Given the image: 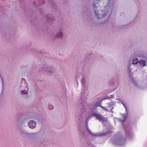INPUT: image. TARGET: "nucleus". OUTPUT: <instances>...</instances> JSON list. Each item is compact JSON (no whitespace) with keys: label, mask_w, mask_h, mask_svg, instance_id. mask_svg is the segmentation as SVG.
Masks as SVG:
<instances>
[{"label":"nucleus","mask_w":147,"mask_h":147,"mask_svg":"<svg viewBox=\"0 0 147 147\" xmlns=\"http://www.w3.org/2000/svg\"><path fill=\"white\" fill-rule=\"evenodd\" d=\"M92 115L96 117V119L99 121H102L103 123L104 122L106 121H107V119L106 118L103 117L101 114L97 113L95 112L93 113L91 115H90V116L88 117L86 121L87 123H88V121Z\"/></svg>","instance_id":"nucleus-1"},{"label":"nucleus","mask_w":147,"mask_h":147,"mask_svg":"<svg viewBox=\"0 0 147 147\" xmlns=\"http://www.w3.org/2000/svg\"><path fill=\"white\" fill-rule=\"evenodd\" d=\"M36 123L34 121H30L28 123V125L30 128L33 129L36 126Z\"/></svg>","instance_id":"nucleus-2"},{"label":"nucleus","mask_w":147,"mask_h":147,"mask_svg":"<svg viewBox=\"0 0 147 147\" xmlns=\"http://www.w3.org/2000/svg\"><path fill=\"white\" fill-rule=\"evenodd\" d=\"M139 62L141 66L143 67H144L146 65V62L145 60H142L140 61Z\"/></svg>","instance_id":"nucleus-3"},{"label":"nucleus","mask_w":147,"mask_h":147,"mask_svg":"<svg viewBox=\"0 0 147 147\" xmlns=\"http://www.w3.org/2000/svg\"><path fill=\"white\" fill-rule=\"evenodd\" d=\"M139 62L138 61V59L137 58L134 59L133 60L132 63L134 64H137Z\"/></svg>","instance_id":"nucleus-4"},{"label":"nucleus","mask_w":147,"mask_h":147,"mask_svg":"<svg viewBox=\"0 0 147 147\" xmlns=\"http://www.w3.org/2000/svg\"><path fill=\"white\" fill-rule=\"evenodd\" d=\"M62 36V34L61 32H60L59 34L58 33L57 34V36L59 38H60Z\"/></svg>","instance_id":"nucleus-5"},{"label":"nucleus","mask_w":147,"mask_h":147,"mask_svg":"<svg viewBox=\"0 0 147 147\" xmlns=\"http://www.w3.org/2000/svg\"><path fill=\"white\" fill-rule=\"evenodd\" d=\"M27 91L26 90H24V91H21V93L22 94H26L27 93Z\"/></svg>","instance_id":"nucleus-6"},{"label":"nucleus","mask_w":147,"mask_h":147,"mask_svg":"<svg viewBox=\"0 0 147 147\" xmlns=\"http://www.w3.org/2000/svg\"><path fill=\"white\" fill-rule=\"evenodd\" d=\"M99 105L98 104V102H96L94 105V107H95V108L97 107H98L99 106Z\"/></svg>","instance_id":"nucleus-7"},{"label":"nucleus","mask_w":147,"mask_h":147,"mask_svg":"<svg viewBox=\"0 0 147 147\" xmlns=\"http://www.w3.org/2000/svg\"><path fill=\"white\" fill-rule=\"evenodd\" d=\"M100 107H101L102 109H104V110H106V111H108V110H107V109L105 108V107H102V106H100Z\"/></svg>","instance_id":"nucleus-8"},{"label":"nucleus","mask_w":147,"mask_h":147,"mask_svg":"<svg viewBox=\"0 0 147 147\" xmlns=\"http://www.w3.org/2000/svg\"><path fill=\"white\" fill-rule=\"evenodd\" d=\"M94 11H94L96 15L98 16V13H97L96 11H95V10Z\"/></svg>","instance_id":"nucleus-9"},{"label":"nucleus","mask_w":147,"mask_h":147,"mask_svg":"<svg viewBox=\"0 0 147 147\" xmlns=\"http://www.w3.org/2000/svg\"><path fill=\"white\" fill-rule=\"evenodd\" d=\"M88 129V131H89V132L90 134H92V133H91V131H90V130H89Z\"/></svg>","instance_id":"nucleus-10"},{"label":"nucleus","mask_w":147,"mask_h":147,"mask_svg":"<svg viewBox=\"0 0 147 147\" xmlns=\"http://www.w3.org/2000/svg\"><path fill=\"white\" fill-rule=\"evenodd\" d=\"M50 107H51V108H52L53 107V106H52H52L51 105Z\"/></svg>","instance_id":"nucleus-11"},{"label":"nucleus","mask_w":147,"mask_h":147,"mask_svg":"<svg viewBox=\"0 0 147 147\" xmlns=\"http://www.w3.org/2000/svg\"><path fill=\"white\" fill-rule=\"evenodd\" d=\"M113 108H112V109H111V110Z\"/></svg>","instance_id":"nucleus-12"}]
</instances>
